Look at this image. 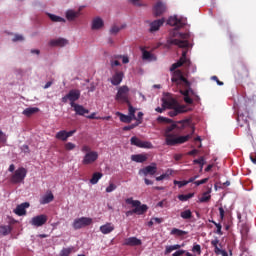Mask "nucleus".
<instances>
[{
    "instance_id": "1",
    "label": "nucleus",
    "mask_w": 256,
    "mask_h": 256,
    "mask_svg": "<svg viewBox=\"0 0 256 256\" xmlns=\"http://www.w3.org/2000/svg\"><path fill=\"white\" fill-rule=\"evenodd\" d=\"M167 24L169 26L175 27L173 32H172V37L171 39L168 40V43L170 45L177 46L180 49H187L190 48L191 44L189 42L191 35L190 33H181L178 32L179 29L184 28L186 23L177 18V16H171L168 18Z\"/></svg>"
},
{
    "instance_id": "2",
    "label": "nucleus",
    "mask_w": 256,
    "mask_h": 256,
    "mask_svg": "<svg viewBox=\"0 0 256 256\" xmlns=\"http://www.w3.org/2000/svg\"><path fill=\"white\" fill-rule=\"evenodd\" d=\"M178 128L176 123H172L171 125L167 126L164 130V137H165V144L167 146H176L181 145L188 142L192 139L193 134L195 133V128H192V133L184 135V136H177V134L173 133L175 129Z\"/></svg>"
},
{
    "instance_id": "3",
    "label": "nucleus",
    "mask_w": 256,
    "mask_h": 256,
    "mask_svg": "<svg viewBox=\"0 0 256 256\" xmlns=\"http://www.w3.org/2000/svg\"><path fill=\"white\" fill-rule=\"evenodd\" d=\"M81 152L85 153L81 160V163L84 166L92 165L99 159L98 152H96L95 150H92V148L87 144H84L83 146H81Z\"/></svg>"
},
{
    "instance_id": "4",
    "label": "nucleus",
    "mask_w": 256,
    "mask_h": 256,
    "mask_svg": "<svg viewBox=\"0 0 256 256\" xmlns=\"http://www.w3.org/2000/svg\"><path fill=\"white\" fill-rule=\"evenodd\" d=\"M81 97V91L79 89H70L67 94H65L61 98V102L66 104L68 101L70 102V106L72 107L73 104H76Z\"/></svg>"
},
{
    "instance_id": "5",
    "label": "nucleus",
    "mask_w": 256,
    "mask_h": 256,
    "mask_svg": "<svg viewBox=\"0 0 256 256\" xmlns=\"http://www.w3.org/2000/svg\"><path fill=\"white\" fill-rule=\"evenodd\" d=\"M126 204L132 205L133 212L137 215H144L148 211V206L147 204H142L140 200H133V198H126L125 200Z\"/></svg>"
},
{
    "instance_id": "6",
    "label": "nucleus",
    "mask_w": 256,
    "mask_h": 256,
    "mask_svg": "<svg viewBox=\"0 0 256 256\" xmlns=\"http://www.w3.org/2000/svg\"><path fill=\"white\" fill-rule=\"evenodd\" d=\"M188 49L189 47L184 48L180 59L171 65L170 72H174L176 69L182 67L183 65H185V67H190L191 60L187 58Z\"/></svg>"
},
{
    "instance_id": "7",
    "label": "nucleus",
    "mask_w": 256,
    "mask_h": 256,
    "mask_svg": "<svg viewBox=\"0 0 256 256\" xmlns=\"http://www.w3.org/2000/svg\"><path fill=\"white\" fill-rule=\"evenodd\" d=\"M26 168L20 167L17 170H14V174L10 177V183L17 185L24 183L25 178L27 177Z\"/></svg>"
},
{
    "instance_id": "8",
    "label": "nucleus",
    "mask_w": 256,
    "mask_h": 256,
    "mask_svg": "<svg viewBox=\"0 0 256 256\" xmlns=\"http://www.w3.org/2000/svg\"><path fill=\"white\" fill-rule=\"evenodd\" d=\"M171 82L176 86L182 85L183 83L186 87H190L189 80L183 75L181 70L173 71Z\"/></svg>"
},
{
    "instance_id": "9",
    "label": "nucleus",
    "mask_w": 256,
    "mask_h": 256,
    "mask_svg": "<svg viewBox=\"0 0 256 256\" xmlns=\"http://www.w3.org/2000/svg\"><path fill=\"white\" fill-rule=\"evenodd\" d=\"M129 92L130 89L127 85L120 86L116 93L115 100L122 103H129Z\"/></svg>"
},
{
    "instance_id": "10",
    "label": "nucleus",
    "mask_w": 256,
    "mask_h": 256,
    "mask_svg": "<svg viewBox=\"0 0 256 256\" xmlns=\"http://www.w3.org/2000/svg\"><path fill=\"white\" fill-rule=\"evenodd\" d=\"M130 144L141 149L154 148L152 142H144L143 140H140V138H137V136H132V138H130Z\"/></svg>"
},
{
    "instance_id": "11",
    "label": "nucleus",
    "mask_w": 256,
    "mask_h": 256,
    "mask_svg": "<svg viewBox=\"0 0 256 256\" xmlns=\"http://www.w3.org/2000/svg\"><path fill=\"white\" fill-rule=\"evenodd\" d=\"M91 224H92V219L82 216L81 218L75 219L73 221L72 227L74 230H79V229H82L83 227L90 226Z\"/></svg>"
},
{
    "instance_id": "12",
    "label": "nucleus",
    "mask_w": 256,
    "mask_h": 256,
    "mask_svg": "<svg viewBox=\"0 0 256 256\" xmlns=\"http://www.w3.org/2000/svg\"><path fill=\"white\" fill-rule=\"evenodd\" d=\"M167 11V6L162 1H157L153 7V14L155 17L162 16Z\"/></svg>"
},
{
    "instance_id": "13",
    "label": "nucleus",
    "mask_w": 256,
    "mask_h": 256,
    "mask_svg": "<svg viewBox=\"0 0 256 256\" xmlns=\"http://www.w3.org/2000/svg\"><path fill=\"white\" fill-rule=\"evenodd\" d=\"M48 221V216L46 214H40L39 216H34L32 218V221H30V224L34 227H42L45 225Z\"/></svg>"
},
{
    "instance_id": "14",
    "label": "nucleus",
    "mask_w": 256,
    "mask_h": 256,
    "mask_svg": "<svg viewBox=\"0 0 256 256\" xmlns=\"http://www.w3.org/2000/svg\"><path fill=\"white\" fill-rule=\"evenodd\" d=\"M162 103L165 109H173L176 107H180L178 101L173 97L162 98Z\"/></svg>"
},
{
    "instance_id": "15",
    "label": "nucleus",
    "mask_w": 256,
    "mask_h": 256,
    "mask_svg": "<svg viewBox=\"0 0 256 256\" xmlns=\"http://www.w3.org/2000/svg\"><path fill=\"white\" fill-rule=\"evenodd\" d=\"M158 171L157 164L153 163L150 166H145V168H142L139 170V175L143 174L144 176L147 175H155Z\"/></svg>"
},
{
    "instance_id": "16",
    "label": "nucleus",
    "mask_w": 256,
    "mask_h": 256,
    "mask_svg": "<svg viewBox=\"0 0 256 256\" xmlns=\"http://www.w3.org/2000/svg\"><path fill=\"white\" fill-rule=\"evenodd\" d=\"M123 79H124V72L116 71L110 78V83L113 86H119L122 83Z\"/></svg>"
},
{
    "instance_id": "17",
    "label": "nucleus",
    "mask_w": 256,
    "mask_h": 256,
    "mask_svg": "<svg viewBox=\"0 0 256 256\" xmlns=\"http://www.w3.org/2000/svg\"><path fill=\"white\" fill-rule=\"evenodd\" d=\"M250 72L246 65H241L236 72V78L239 80H243L249 78Z\"/></svg>"
},
{
    "instance_id": "18",
    "label": "nucleus",
    "mask_w": 256,
    "mask_h": 256,
    "mask_svg": "<svg viewBox=\"0 0 256 256\" xmlns=\"http://www.w3.org/2000/svg\"><path fill=\"white\" fill-rule=\"evenodd\" d=\"M73 111L78 116H85L86 114H89V109L85 108L83 105L78 103H72Z\"/></svg>"
},
{
    "instance_id": "19",
    "label": "nucleus",
    "mask_w": 256,
    "mask_h": 256,
    "mask_svg": "<svg viewBox=\"0 0 256 256\" xmlns=\"http://www.w3.org/2000/svg\"><path fill=\"white\" fill-rule=\"evenodd\" d=\"M29 207V202H22V204H18V206H16V209H14V213L18 216H24L27 214L26 209Z\"/></svg>"
},
{
    "instance_id": "20",
    "label": "nucleus",
    "mask_w": 256,
    "mask_h": 256,
    "mask_svg": "<svg viewBox=\"0 0 256 256\" xmlns=\"http://www.w3.org/2000/svg\"><path fill=\"white\" fill-rule=\"evenodd\" d=\"M164 23H165V19L164 18L152 21L150 23L149 32L150 33H154V32L159 31V29L161 28V26H163Z\"/></svg>"
},
{
    "instance_id": "21",
    "label": "nucleus",
    "mask_w": 256,
    "mask_h": 256,
    "mask_svg": "<svg viewBox=\"0 0 256 256\" xmlns=\"http://www.w3.org/2000/svg\"><path fill=\"white\" fill-rule=\"evenodd\" d=\"M188 110L186 109L185 105H180L178 107L171 108V111L168 112L170 117H176L179 114L186 113Z\"/></svg>"
},
{
    "instance_id": "22",
    "label": "nucleus",
    "mask_w": 256,
    "mask_h": 256,
    "mask_svg": "<svg viewBox=\"0 0 256 256\" xmlns=\"http://www.w3.org/2000/svg\"><path fill=\"white\" fill-rule=\"evenodd\" d=\"M79 16H80V10L75 11V10H73V9H68V10L65 12V18H66V20L69 21V22L74 21V20L77 19Z\"/></svg>"
},
{
    "instance_id": "23",
    "label": "nucleus",
    "mask_w": 256,
    "mask_h": 256,
    "mask_svg": "<svg viewBox=\"0 0 256 256\" xmlns=\"http://www.w3.org/2000/svg\"><path fill=\"white\" fill-rule=\"evenodd\" d=\"M124 246L136 247L142 245V241L137 239L136 237H130L125 239L123 242Z\"/></svg>"
},
{
    "instance_id": "24",
    "label": "nucleus",
    "mask_w": 256,
    "mask_h": 256,
    "mask_svg": "<svg viewBox=\"0 0 256 256\" xmlns=\"http://www.w3.org/2000/svg\"><path fill=\"white\" fill-rule=\"evenodd\" d=\"M68 44V40L65 38H57L50 40V46L52 47H65Z\"/></svg>"
},
{
    "instance_id": "25",
    "label": "nucleus",
    "mask_w": 256,
    "mask_h": 256,
    "mask_svg": "<svg viewBox=\"0 0 256 256\" xmlns=\"http://www.w3.org/2000/svg\"><path fill=\"white\" fill-rule=\"evenodd\" d=\"M115 230L114 225H112V223H107L105 225L100 226L99 231L104 234H110L111 232H113Z\"/></svg>"
},
{
    "instance_id": "26",
    "label": "nucleus",
    "mask_w": 256,
    "mask_h": 256,
    "mask_svg": "<svg viewBox=\"0 0 256 256\" xmlns=\"http://www.w3.org/2000/svg\"><path fill=\"white\" fill-rule=\"evenodd\" d=\"M104 26V21L100 17H96L92 20L91 29L92 30H99Z\"/></svg>"
},
{
    "instance_id": "27",
    "label": "nucleus",
    "mask_w": 256,
    "mask_h": 256,
    "mask_svg": "<svg viewBox=\"0 0 256 256\" xmlns=\"http://www.w3.org/2000/svg\"><path fill=\"white\" fill-rule=\"evenodd\" d=\"M54 201V194L52 192L46 193L42 198H40V204L46 205Z\"/></svg>"
},
{
    "instance_id": "28",
    "label": "nucleus",
    "mask_w": 256,
    "mask_h": 256,
    "mask_svg": "<svg viewBox=\"0 0 256 256\" xmlns=\"http://www.w3.org/2000/svg\"><path fill=\"white\" fill-rule=\"evenodd\" d=\"M147 156L145 154H132L131 161L136 163H144L147 161Z\"/></svg>"
},
{
    "instance_id": "29",
    "label": "nucleus",
    "mask_w": 256,
    "mask_h": 256,
    "mask_svg": "<svg viewBox=\"0 0 256 256\" xmlns=\"http://www.w3.org/2000/svg\"><path fill=\"white\" fill-rule=\"evenodd\" d=\"M142 59L145 61H154L156 57L152 52L142 49Z\"/></svg>"
},
{
    "instance_id": "30",
    "label": "nucleus",
    "mask_w": 256,
    "mask_h": 256,
    "mask_svg": "<svg viewBox=\"0 0 256 256\" xmlns=\"http://www.w3.org/2000/svg\"><path fill=\"white\" fill-rule=\"evenodd\" d=\"M38 112H39L38 107H28V108L24 109V111H22V115H24L26 117H31L32 115H34Z\"/></svg>"
},
{
    "instance_id": "31",
    "label": "nucleus",
    "mask_w": 256,
    "mask_h": 256,
    "mask_svg": "<svg viewBox=\"0 0 256 256\" xmlns=\"http://www.w3.org/2000/svg\"><path fill=\"white\" fill-rule=\"evenodd\" d=\"M102 177H103L102 172H94L92 174V178H90L89 182L92 185H96L99 182V180L102 179Z\"/></svg>"
},
{
    "instance_id": "32",
    "label": "nucleus",
    "mask_w": 256,
    "mask_h": 256,
    "mask_svg": "<svg viewBox=\"0 0 256 256\" xmlns=\"http://www.w3.org/2000/svg\"><path fill=\"white\" fill-rule=\"evenodd\" d=\"M219 243H220V241L218 239H214V240L211 241V246L214 247V253L217 256L221 255L222 252L224 251V250L219 248V246H218Z\"/></svg>"
},
{
    "instance_id": "33",
    "label": "nucleus",
    "mask_w": 256,
    "mask_h": 256,
    "mask_svg": "<svg viewBox=\"0 0 256 256\" xmlns=\"http://www.w3.org/2000/svg\"><path fill=\"white\" fill-rule=\"evenodd\" d=\"M219 243H220V241L218 239H214V240L211 241V246L214 247V253L217 256L221 255L222 252L224 251V250L219 248V246H218Z\"/></svg>"
},
{
    "instance_id": "34",
    "label": "nucleus",
    "mask_w": 256,
    "mask_h": 256,
    "mask_svg": "<svg viewBox=\"0 0 256 256\" xmlns=\"http://www.w3.org/2000/svg\"><path fill=\"white\" fill-rule=\"evenodd\" d=\"M117 115L119 116V120L122 122V123H131L134 118H132L131 116L129 115H126V114H123L121 112H118Z\"/></svg>"
},
{
    "instance_id": "35",
    "label": "nucleus",
    "mask_w": 256,
    "mask_h": 256,
    "mask_svg": "<svg viewBox=\"0 0 256 256\" xmlns=\"http://www.w3.org/2000/svg\"><path fill=\"white\" fill-rule=\"evenodd\" d=\"M48 18L54 23H66V19L60 16H57L52 13H48Z\"/></svg>"
},
{
    "instance_id": "36",
    "label": "nucleus",
    "mask_w": 256,
    "mask_h": 256,
    "mask_svg": "<svg viewBox=\"0 0 256 256\" xmlns=\"http://www.w3.org/2000/svg\"><path fill=\"white\" fill-rule=\"evenodd\" d=\"M56 139L60 140L62 142H66L68 140L67 131L60 130V131L56 132Z\"/></svg>"
},
{
    "instance_id": "37",
    "label": "nucleus",
    "mask_w": 256,
    "mask_h": 256,
    "mask_svg": "<svg viewBox=\"0 0 256 256\" xmlns=\"http://www.w3.org/2000/svg\"><path fill=\"white\" fill-rule=\"evenodd\" d=\"M180 217L183 220H190L193 218V212L191 210H183L182 212H180Z\"/></svg>"
},
{
    "instance_id": "38",
    "label": "nucleus",
    "mask_w": 256,
    "mask_h": 256,
    "mask_svg": "<svg viewBox=\"0 0 256 256\" xmlns=\"http://www.w3.org/2000/svg\"><path fill=\"white\" fill-rule=\"evenodd\" d=\"M187 234H188V232H185L183 230H179V229H176V228H173L170 232V235H173L175 237H183Z\"/></svg>"
},
{
    "instance_id": "39",
    "label": "nucleus",
    "mask_w": 256,
    "mask_h": 256,
    "mask_svg": "<svg viewBox=\"0 0 256 256\" xmlns=\"http://www.w3.org/2000/svg\"><path fill=\"white\" fill-rule=\"evenodd\" d=\"M182 246L184 245H172V246H166L165 248V255L170 254L171 252H173L174 250H179Z\"/></svg>"
},
{
    "instance_id": "40",
    "label": "nucleus",
    "mask_w": 256,
    "mask_h": 256,
    "mask_svg": "<svg viewBox=\"0 0 256 256\" xmlns=\"http://www.w3.org/2000/svg\"><path fill=\"white\" fill-rule=\"evenodd\" d=\"M127 104H128V115L131 116L133 120H136V115H135L136 108L133 105H131L130 101L127 102Z\"/></svg>"
},
{
    "instance_id": "41",
    "label": "nucleus",
    "mask_w": 256,
    "mask_h": 256,
    "mask_svg": "<svg viewBox=\"0 0 256 256\" xmlns=\"http://www.w3.org/2000/svg\"><path fill=\"white\" fill-rule=\"evenodd\" d=\"M194 194L193 193H189V194H179L178 195V200L181 202H186L189 199L193 198Z\"/></svg>"
},
{
    "instance_id": "42",
    "label": "nucleus",
    "mask_w": 256,
    "mask_h": 256,
    "mask_svg": "<svg viewBox=\"0 0 256 256\" xmlns=\"http://www.w3.org/2000/svg\"><path fill=\"white\" fill-rule=\"evenodd\" d=\"M12 228L10 226H0V235L7 236L11 233Z\"/></svg>"
},
{
    "instance_id": "43",
    "label": "nucleus",
    "mask_w": 256,
    "mask_h": 256,
    "mask_svg": "<svg viewBox=\"0 0 256 256\" xmlns=\"http://www.w3.org/2000/svg\"><path fill=\"white\" fill-rule=\"evenodd\" d=\"M193 164L200 166V171L203 170V167L205 165V158L204 156H201L200 158H197L196 160H193Z\"/></svg>"
},
{
    "instance_id": "44",
    "label": "nucleus",
    "mask_w": 256,
    "mask_h": 256,
    "mask_svg": "<svg viewBox=\"0 0 256 256\" xmlns=\"http://www.w3.org/2000/svg\"><path fill=\"white\" fill-rule=\"evenodd\" d=\"M210 193H211V190H208V192H204L203 195L201 196V198H199V202L206 203V202L210 201L211 196L208 195Z\"/></svg>"
},
{
    "instance_id": "45",
    "label": "nucleus",
    "mask_w": 256,
    "mask_h": 256,
    "mask_svg": "<svg viewBox=\"0 0 256 256\" xmlns=\"http://www.w3.org/2000/svg\"><path fill=\"white\" fill-rule=\"evenodd\" d=\"M141 124V120H138V122H135L133 124L127 125L123 127V131H130L134 128L138 127Z\"/></svg>"
},
{
    "instance_id": "46",
    "label": "nucleus",
    "mask_w": 256,
    "mask_h": 256,
    "mask_svg": "<svg viewBox=\"0 0 256 256\" xmlns=\"http://www.w3.org/2000/svg\"><path fill=\"white\" fill-rule=\"evenodd\" d=\"M211 223L214 224V226L216 227V231H214V233L218 234L219 236H222L223 235L222 225L215 221H211Z\"/></svg>"
},
{
    "instance_id": "47",
    "label": "nucleus",
    "mask_w": 256,
    "mask_h": 256,
    "mask_svg": "<svg viewBox=\"0 0 256 256\" xmlns=\"http://www.w3.org/2000/svg\"><path fill=\"white\" fill-rule=\"evenodd\" d=\"M74 251V247L63 248L60 252V256H70V254Z\"/></svg>"
},
{
    "instance_id": "48",
    "label": "nucleus",
    "mask_w": 256,
    "mask_h": 256,
    "mask_svg": "<svg viewBox=\"0 0 256 256\" xmlns=\"http://www.w3.org/2000/svg\"><path fill=\"white\" fill-rule=\"evenodd\" d=\"M157 122L159 123H166V124H171L173 123V120L164 116H158L157 117Z\"/></svg>"
},
{
    "instance_id": "49",
    "label": "nucleus",
    "mask_w": 256,
    "mask_h": 256,
    "mask_svg": "<svg viewBox=\"0 0 256 256\" xmlns=\"http://www.w3.org/2000/svg\"><path fill=\"white\" fill-rule=\"evenodd\" d=\"M75 148H76V144H73V142H66V144H64L65 151H72Z\"/></svg>"
},
{
    "instance_id": "50",
    "label": "nucleus",
    "mask_w": 256,
    "mask_h": 256,
    "mask_svg": "<svg viewBox=\"0 0 256 256\" xmlns=\"http://www.w3.org/2000/svg\"><path fill=\"white\" fill-rule=\"evenodd\" d=\"M121 31V27L117 26V25H113L109 32L111 35H117L119 32Z\"/></svg>"
},
{
    "instance_id": "51",
    "label": "nucleus",
    "mask_w": 256,
    "mask_h": 256,
    "mask_svg": "<svg viewBox=\"0 0 256 256\" xmlns=\"http://www.w3.org/2000/svg\"><path fill=\"white\" fill-rule=\"evenodd\" d=\"M173 183L174 185H178V188H182L188 185L187 180H182V181L174 180Z\"/></svg>"
},
{
    "instance_id": "52",
    "label": "nucleus",
    "mask_w": 256,
    "mask_h": 256,
    "mask_svg": "<svg viewBox=\"0 0 256 256\" xmlns=\"http://www.w3.org/2000/svg\"><path fill=\"white\" fill-rule=\"evenodd\" d=\"M192 252L196 253L197 255H201L202 254L201 246L199 244L193 245Z\"/></svg>"
},
{
    "instance_id": "53",
    "label": "nucleus",
    "mask_w": 256,
    "mask_h": 256,
    "mask_svg": "<svg viewBox=\"0 0 256 256\" xmlns=\"http://www.w3.org/2000/svg\"><path fill=\"white\" fill-rule=\"evenodd\" d=\"M117 189L116 184H113V182H110V184L107 186L105 192L106 193H112L113 191H115Z\"/></svg>"
},
{
    "instance_id": "54",
    "label": "nucleus",
    "mask_w": 256,
    "mask_h": 256,
    "mask_svg": "<svg viewBox=\"0 0 256 256\" xmlns=\"http://www.w3.org/2000/svg\"><path fill=\"white\" fill-rule=\"evenodd\" d=\"M170 177V174L168 172H165L164 174H161L160 176H156V181H163L165 179H168Z\"/></svg>"
},
{
    "instance_id": "55",
    "label": "nucleus",
    "mask_w": 256,
    "mask_h": 256,
    "mask_svg": "<svg viewBox=\"0 0 256 256\" xmlns=\"http://www.w3.org/2000/svg\"><path fill=\"white\" fill-rule=\"evenodd\" d=\"M24 41V37L21 34L14 35V38H12V42H22Z\"/></svg>"
},
{
    "instance_id": "56",
    "label": "nucleus",
    "mask_w": 256,
    "mask_h": 256,
    "mask_svg": "<svg viewBox=\"0 0 256 256\" xmlns=\"http://www.w3.org/2000/svg\"><path fill=\"white\" fill-rule=\"evenodd\" d=\"M208 181H209V178H203L202 180H196L194 182V184L196 186H200V185H204V184L208 183Z\"/></svg>"
},
{
    "instance_id": "57",
    "label": "nucleus",
    "mask_w": 256,
    "mask_h": 256,
    "mask_svg": "<svg viewBox=\"0 0 256 256\" xmlns=\"http://www.w3.org/2000/svg\"><path fill=\"white\" fill-rule=\"evenodd\" d=\"M143 116H144V113L142 112V111H139L138 113H137V117H136V123H139V121H140V124H142V122H143Z\"/></svg>"
},
{
    "instance_id": "58",
    "label": "nucleus",
    "mask_w": 256,
    "mask_h": 256,
    "mask_svg": "<svg viewBox=\"0 0 256 256\" xmlns=\"http://www.w3.org/2000/svg\"><path fill=\"white\" fill-rule=\"evenodd\" d=\"M218 210H219L220 220L223 221L225 218V210H224L223 206H220L218 208Z\"/></svg>"
},
{
    "instance_id": "59",
    "label": "nucleus",
    "mask_w": 256,
    "mask_h": 256,
    "mask_svg": "<svg viewBox=\"0 0 256 256\" xmlns=\"http://www.w3.org/2000/svg\"><path fill=\"white\" fill-rule=\"evenodd\" d=\"M211 79H212L213 81H215L218 86H223V85H224V82H223V81H220L219 78H218V76H216V75L212 76Z\"/></svg>"
},
{
    "instance_id": "60",
    "label": "nucleus",
    "mask_w": 256,
    "mask_h": 256,
    "mask_svg": "<svg viewBox=\"0 0 256 256\" xmlns=\"http://www.w3.org/2000/svg\"><path fill=\"white\" fill-rule=\"evenodd\" d=\"M110 65H111L112 68H114V67H117V66H121V63H120L119 60H113V59H111V60H110Z\"/></svg>"
},
{
    "instance_id": "61",
    "label": "nucleus",
    "mask_w": 256,
    "mask_h": 256,
    "mask_svg": "<svg viewBox=\"0 0 256 256\" xmlns=\"http://www.w3.org/2000/svg\"><path fill=\"white\" fill-rule=\"evenodd\" d=\"M183 100L188 105H192L193 104V99L190 97V95L184 97Z\"/></svg>"
},
{
    "instance_id": "62",
    "label": "nucleus",
    "mask_w": 256,
    "mask_h": 256,
    "mask_svg": "<svg viewBox=\"0 0 256 256\" xmlns=\"http://www.w3.org/2000/svg\"><path fill=\"white\" fill-rule=\"evenodd\" d=\"M7 141L6 135L0 130V142L5 143Z\"/></svg>"
},
{
    "instance_id": "63",
    "label": "nucleus",
    "mask_w": 256,
    "mask_h": 256,
    "mask_svg": "<svg viewBox=\"0 0 256 256\" xmlns=\"http://www.w3.org/2000/svg\"><path fill=\"white\" fill-rule=\"evenodd\" d=\"M186 253L185 250H178L172 254V256H183Z\"/></svg>"
},
{
    "instance_id": "64",
    "label": "nucleus",
    "mask_w": 256,
    "mask_h": 256,
    "mask_svg": "<svg viewBox=\"0 0 256 256\" xmlns=\"http://www.w3.org/2000/svg\"><path fill=\"white\" fill-rule=\"evenodd\" d=\"M22 152L30 153V148H29V146H27V144H24V146H22Z\"/></svg>"
}]
</instances>
